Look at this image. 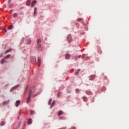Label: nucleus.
I'll return each instance as SVG.
<instances>
[{"mask_svg": "<svg viewBox=\"0 0 129 129\" xmlns=\"http://www.w3.org/2000/svg\"><path fill=\"white\" fill-rule=\"evenodd\" d=\"M35 89L36 88H35V87H32L31 88V90L29 93L28 97L26 101V103H29V102H30V100H31V98L32 97V94H33V93L35 92Z\"/></svg>", "mask_w": 129, "mask_h": 129, "instance_id": "1", "label": "nucleus"}, {"mask_svg": "<svg viewBox=\"0 0 129 129\" xmlns=\"http://www.w3.org/2000/svg\"><path fill=\"white\" fill-rule=\"evenodd\" d=\"M42 43V40L40 39L37 40V49L38 51H43V45L41 44Z\"/></svg>", "mask_w": 129, "mask_h": 129, "instance_id": "2", "label": "nucleus"}, {"mask_svg": "<svg viewBox=\"0 0 129 129\" xmlns=\"http://www.w3.org/2000/svg\"><path fill=\"white\" fill-rule=\"evenodd\" d=\"M67 41L69 43H71V42H72V41H73V39H72V35H71V34H69L68 36Z\"/></svg>", "mask_w": 129, "mask_h": 129, "instance_id": "3", "label": "nucleus"}, {"mask_svg": "<svg viewBox=\"0 0 129 129\" xmlns=\"http://www.w3.org/2000/svg\"><path fill=\"white\" fill-rule=\"evenodd\" d=\"M25 41L27 45H30L32 43V39H31V38H27Z\"/></svg>", "mask_w": 129, "mask_h": 129, "instance_id": "4", "label": "nucleus"}, {"mask_svg": "<svg viewBox=\"0 0 129 129\" xmlns=\"http://www.w3.org/2000/svg\"><path fill=\"white\" fill-rule=\"evenodd\" d=\"M20 85H17L13 87L11 90H10V92H12V91H14L15 89H17L18 87H19Z\"/></svg>", "mask_w": 129, "mask_h": 129, "instance_id": "5", "label": "nucleus"}, {"mask_svg": "<svg viewBox=\"0 0 129 129\" xmlns=\"http://www.w3.org/2000/svg\"><path fill=\"white\" fill-rule=\"evenodd\" d=\"M31 62L32 64H34L36 62V57L35 56H32L31 57Z\"/></svg>", "mask_w": 129, "mask_h": 129, "instance_id": "6", "label": "nucleus"}, {"mask_svg": "<svg viewBox=\"0 0 129 129\" xmlns=\"http://www.w3.org/2000/svg\"><path fill=\"white\" fill-rule=\"evenodd\" d=\"M95 79V75H93L92 76H90L89 77V80L93 81Z\"/></svg>", "mask_w": 129, "mask_h": 129, "instance_id": "7", "label": "nucleus"}, {"mask_svg": "<svg viewBox=\"0 0 129 129\" xmlns=\"http://www.w3.org/2000/svg\"><path fill=\"white\" fill-rule=\"evenodd\" d=\"M65 58H66V59L68 60V59H69L70 58H71V55L69 53H67L66 54Z\"/></svg>", "mask_w": 129, "mask_h": 129, "instance_id": "8", "label": "nucleus"}, {"mask_svg": "<svg viewBox=\"0 0 129 129\" xmlns=\"http://www.w3.org/2000/svg\"><path fill=\"white\" fill-rule=\"evenodd\" d=\"M7 60H6V58L5 57L3 59H1V64H4V63H7Z\"/></svg>", "mask_w": 129, "mask_h": 129, "instance_id": "9", "label": "nucleus"}, {"mask_svg": "<svg viewBox=\"0 0 129 129\" xmlns=\"http://www.w3.org/2000/svg\"><path fill=\"white\" fill-rule=\"evenodd\" d=\"M12 51H13V49H12L11 48H9V49L7 50L5 52L4 54H7V53H10V52H12Z\"/></svg>", "mask_w": 129, "mask_h": 129, "instance_id": "10", "label": "nucleus"}, {"mask_svg": "<svg viewBox=\"0 0 129 129\" xmlns=\"http://www.w3.org/2000/svg\"><path fill=\"white\" fill-rule=\"evenodd\" d=\"M40 66H41V58L38 57V66L39 67H40Z\"/></svg>", "mask_w": 129, "mask_h": 129, "instance_id": "11", "label": "nucleus"}, {"mask_svg": "<svg viewBox=\"0 0 129 129\" xmlns=\"http://www.w3.org/2000/svg\"><path fill=\"white\" fill-rule=\"evenodd\" d=\"M20 103H21L20 100H17L16 101V106H17V107H18V106H19L20 105Z\"/></svg>", "mask_w": 129, "mask_h": 129, "instance_id": "12", "label": "nucleus"}, {"mask_svg": "<svg viewBox=\"0 0 129 129\" xmlns=\"http://www.w3.org/2000/svg\"><path fill=\"white\" fill-rule=\"evenodd\" d=\"M9 103H10V100H8L7 101H4L3 103V105H6V104H9Z\"/></svg>", "mask_w": 129, "mask_h": 129, "instance_id": "13", "label": "nucleus"}, {"mask_svg": "<svg viewBox=\"0 0 129 129\" xmlns=\"http://www.w3.org/2000/svg\"><path fill=\"white\" fill-rule=\"evenodd\" d=\"M80 71H81V69H78V70H77V72H76V73H75L76 76H78V75L79 74V72H80Z\"/></svg>", "mask_w": 129, "mask_h": 129, "instance_id": "14", "label": "nucleus"}, {"mask_svg": "<svg viewBox=\"0 0 129 129\" xmlns=\"http://www.w3.org/2000/svg\"><path fill=\"white\" fill-rule=\"evenodd\" d=\"M62 114H63V111H62V110L59 111V112L58 113V116H60V115H62Z\"/></svg>", "mask_w": 129, "mask_h": 129, "instance_id": "15", "label": "nucleus"}, {"mask_svg": "<svg viewBox=\"0 0 129 129\" xmlns=\"http://www.w3.org/2000/svg\"><path fill=\"white\" fill-rule=\"evenodd\" d=\"M6 124V121H2L1 123H0V125L1 126H3V125H5Z\"/></svg>", "mask_w": 129, "mask_h": 129, "instance_id": "16", "label": "nucleus"}, {"mask_svg": "<svg viewBox=\"0 0 129 129\" xmlns=\"http://www.w3.org/2000/svg\"><path fill=\"white\" fill-rule=\"evenodd\" d=\"M26 5L27 6H30V5H31V0H28L26 2Z\"/></svg>", "mask_w": 129, "mask_h": 129, "instance_id": "17", "label": "nucleus"}, {"mask_svg": "<svg viewBox=\"0 0 129 129\" xmlns=\"http://www.w3.org/2000/svg\"><path fill=\"white\" fill-rule=\"evenodd\" d=\"M36 3H37V1H33L31 3V7H34V6H35V4H36Z\"/></svg>", "mask_w": 129, "mask_h": 129, "instance_id": "18", "label": "nucleus"}, {"mask_svg": "<svg viewBox=\"0 0 129 129\" xmlns=\"http://www.w3.org/2000/svg\"><path fill=\"white\" fill-rule=\"evenodd\" d=\"M14 28V26H13V25H10L9 27H8V30H12V29Z\"/></svg>", "mask_w": 129, "mask_h": 129, "instance_id": "19", "label": "nucleus"}, {"mask_svg": "<svg viewBox=\"0 0 129 129\" xmlns=\"http://www.w3.org/2000/svg\"><path fill=\"white\" fill-rule=\"evenodd\" d=\"M83 99L84 101H85V102H86V101H87V100H88V99H87V97H83Z\"/></svg>", "mask_w": 129, "mask_h": 129, "instance_id": "20", "label": "nucleus"}, {"mask_svg": "<svg viewBox=\"0 0 129 129\" xmlns=\"http://www.w3.org/2000/svg\"><path fill=\"white\" fill-rule=\"evenodd\" d=\"M32 122H33V120L32 119H29L28 120L29 124H32Z\"/></svg>", "mask_w": 129, "mask_h": 129, "instance_id": "21", "label": "nucleus"}, {"mask_svg": "<svg viewBox=\"0 0 129 129\" xmlns=\"http://www.w3.org/2000/svg\"><path fill=\"white\" fill-rule=\"evenodd\" d=\"M24 41H25V38H22L21 40L20 43L24 44Z\"/></svg>", "mask_w": 129, "mask_h": 129, "instance_id": "22", "label": "nucleus"}, {"mask_svg": "<svg viewBox=\"0 0 129 129\" xmlns=\"http://www.w3.org/2000/svg\"><path fill=\"white\" fill-rule=\"evenodd\" d=\"M20 125H21V123L19 122L18 124H17L16 128L19 129L20 128Z\"/></svg>", "mask_w": 129, "mask_h": 129, "instance_id": "23", "label": "nucleus"}, {"mask_svg": "<svg viewBox=\"0 0 129 129\" xmlns=\"http://www.w3.org/2000/svg\"><path fill=\"white\" fill-rule=\"evenodd\" d=\"M11 57V54H8L7 56L5 57V59H9Z\"/></svg>", "mask_w": 129, "mask_h": 129, "instance_id": "24", "label": "nucleus"}, {"mask_svg": "<svg viewBox=\"0 0 129 129\" xmlns=\"http://www.w3.org/2000/svg\"><path fill=\"white\" fill-rule=\"evenodd\" d=\"M55 105V101H53L51 104V107H53Z\"/></svg>", "mask_w": 129, "mask_h": 129, "instance_id": "25", "label": "nucleus"}, {"mask_svg": "<svg viewBox=\"0 0 129 129\" xmlns=\"http://www.w3.org/2000/svg\"><path fill=\"white\" fill-rule=\"evenodd\" d=\"M13 18H16L17 17H18V15L17 14V13H15V14H13Z\"/></svg>", "mask_w": 129, "mask_h": 129, "instance_id": "26", "label": "nucleus"}, {"mask_svg": "<svg viewBox=\"0 0 129 129\" xmlns=\"http://www.w3.org/2000/svg\"><path fill=\"white\" fill-rule=\"evenodd\" d=\"M51 102H52V99H50L48 101V104L50 105L51 104Z\"/></svg>", "mask_w": 129, "mask_h": 129, "instance_id": "27", "label": "nucleus"}, {"mask_svg": "<svg viewBox=\"0 0 129 129\" xmlns=\"http://www.w3.org/2000/svg\"><path fill=\"white\" fill-rule=\"evenodd\" d=\"M82 20H83L82 18H78V22H81V21H82Z\"/></svg>", "mask_w": 129, "mask_h": 129, "instance_id": "28", "label": "nucleus"}, {"mask_svg": "<svg viewBox=\"0 0 129 129\" xmlns=\"http://www.w3.org/2000/svg\"><path fill=\"white\" fill-rule=\"evenodd\" d=\"M37 12V8H34V15H36V12Z\"/></svg>", "mask_w": 129, "mask_h": 129, "instance_id": "29", "label": "nucleus"}, {"mask_svg": "<svg viewBox=\"0 0 129 129\" xmlns=\"http://www.w3.org/2000/svg\"><path fill=\"white\" fill-rule=\"evenodd\" d=\"M35 113V111L34 110H31V114H34Z\"/></svg>", "mask_w": 129, "mask_h": 129, "instance_id": "30", "label": "nucleus"}, {"mask_svg": "<svg viewBox=\"0 0 129 129\" xmlns=\"http://www.w3.org/2000/svg\"><path fill=\"white\" fill-rule=\"evenodd\" d=\"M39 94H40V93H36L35 95H34L33 96V97H35V96H37V95H39Z\"/></svg>", "mask_w": 129, "mask_h": 129, "instance_id": "31", "label": "nucleus"}, {"mask_svg": "<svg viewBox=\"0 0 129 129\" xmlns=\"http://www.w3.org/2000/svg\"><path fill=\"white\" fill-rule=\"evenodd\" d=\"M78 91H79V90H78V89H76V92H78Z\"/></svg>", "mask_w": 129, "mask_h": 129, "instance_id": "32", "label": "nucleus"}, {"mask_svg": "<svg viewBox=\"0 0 129 129\" xmlns=\"http://www.w3.org/2000/svg\"><path fill=\"white\" fill-rule=\"evenodd\" d=\"M71 129H76V127L73 126V127H72L71 128Z\"/></svg>", "mask_w": 129, "mask_h": 129, "instance_id": "33", "label": "nucleus"}, {"mask_svg": "<svg viewBox=\"0 0 129 129\" xmlns=\"http://www.w3.org/2000/svg\"><path fill=\"white\" fill-rule=\"evenodd\" d=\"M85 56V54H83L82 55V58H83V57H84Z\"/></svg>", "mask_w": 129, "mask_h": 129, "instance_id": "34", "label": "nucleus"}, {"mask_svg": "<svg viewBox=\"0 0 129 129\" xmlns=\"http://www.w3.org/2000/svg\"><path fill=\"white\" fill-rule=\"evenodd\" d=\"M93 102H94V100H93Z\"/></svg>", "mask_w": 129, "mask_h": 129, "instance_id": "35", "label": "nucleus"}, {"mask_svg": "<svg viewBox=\"0 0 129 129\" xmlns=\"http://www.w3.org/2000/svg\"><path fill=\"white\" fill-rule=\"evenodd\" d=\"M18 119H19V116L18 117Z\"/></svg>", "mask_w": 129, "mask_h": 129, "instance_id": "36", "label": "nucleus"}, {"mask_svg": "<svg viewBox=\"0 0 129 129\" xmlns=\"http://www.w3.org/2000/svg\"><path fill=\"white\" fill-rule=\"evenodd\" d=\"M22 129H25V128H23Z\"/></svg>", "mask_w": 129, "mask_h": 129, "instance_id": "37", "label": "nucleus"}]
</instances>
